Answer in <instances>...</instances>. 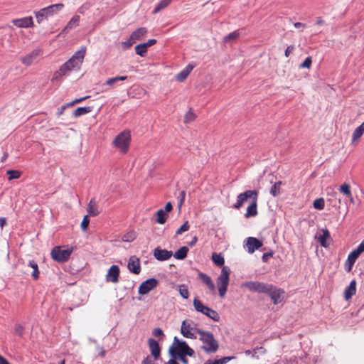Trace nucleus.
Segmentation results:
<instances>
[{
  "label": "nucleus",
  "mask_w": 364,
  "mask_h": 364,
  "mask_svg": "<svg viewBox=\"0 0 364 364\" xmlns=\"http://www.w3.org/2000/svg\"><path fill=\"white\" fill-rule=\"evenodd\" d=\"M6 174L9 175L8 179L9 181L13 179L19 178L21 176V172L18 170H8Z\"/></svg>",
  "instance_id": "obj_38"
},
{
  "label": "nucleus",
  "mask_w": 364,
  "mask_h": 364,
  "mask_svg": "<svg viewBox=\"0 0 364 364\" xmlns=\"http://www.w3.org/2000/svg\"><path fill=\"white\" fill-rule=\"evenodd\" d=\"M24 328L21 325H17L15 327V333L21 336L23 333Z\"/></svg>",
  "instance_id": "obj_54"
},
{
  "label": "nucleus",
  "mask_w": 364,
  "mask_h": 364,
  "mask_svg": "<svg viewBox=\"0 0 364 364\" xmlns=\"http://www.w3.org/2000/svg\"><path fill=\"white\" fill-rule=\"evenodd\" d=\"M28 266L33 269L31 276L34 279H37L39 277V271L38 264L34 260H31L28 262Z\"/></svg>",
  "instance_id": "obj_35"
},
{
  "label": "nucleus",
  "mask_w": 364,
  "mask_h": 364,
  "mask_svg": "<svg viewBox=\"0 0 364 364\" xmlns=\"http://www.w3.org/2000/svg\"><path fill=\"white\" fill-rule=\"evenodd\" d=\"M330 239V234L327 229L322 230V235L318 237V242L320 245L323 247H327L328 244L327 243V240Z\"/></svg>",
  "instance_id": "obj_30"
},
{
  "label": "nucleus",
  "mask_w": 364,
  "mask_h": 364,
  "mask_svg": "<svg viewBox=\"0 0 364 364\" xmlns=\"http://www.w3.org/2000/svg\"><path fill=\"white\" fill-rule=\"evenodd\" d=\"M314 208L317 210H322L324 208V200L323 198H318L314 201Z\"/></svg>",
  "instance_id": "obj_44"
},
{
  "label": "nucleus",
  "mask_w": 364,
  "mask_h": 364,
  "mask_svg": "<svg viewBox=\"0 0 364 364\" xmlns=\"http://www.w3.org/2000/svg\"><path fill=\"white\" fill-rule=\"evenodd\" d=\"M127 79V75H124V76H117V77H112V78H109L107 80L105 84L110 86V87H113L114 85V84L118 82V81H124L125 80Z\"/></svg>",
  "instance_id": "obj_37"
},
{
  "label": "nucleus",
  "mask_w": 364,
  "mask_h": 364,
  "mask_svg": "<svg viewBox=\"0 0 364 364\" xmlns=\"http://www.w3.org/2000/svg\"><path fill=\"white\" fill-rule=\"evenodd\" d=\"M272 252L264 253L262 257V259L264 262H266L269 257H272Z\"/></svg>",
  "instance_id": "obj_56"
},
{
  "label": "nucleus",
  "mask_w": 364,
  "mask_h": 364,
  "mask_svg": "<svg viewBox=\"0 0 364 364\" xmlns=\"http://www.w3.org/2000/svg\"><path fill=\"white\" fill-rule=\"evenodd\" d=\"M173 253L171 251L166 250H162L159 247H156L154 250V256L159 261H165L171 257Z\"/></svg>",
  "instance_id": "obj_19"
},
{
  "label": "nucleus",
  "mask_w": 364,
  "mask_h": 364,
  "mask_svg": "<svg viewBox=\"0 0 364 364\" xmlns=\"http://www.w3.org/2000/svg\"><path fill=\"white\" fill-rule=\"evenodd\" d=\"M164 364H178L175 358H171L168 362L165 363Z\"/></svg>",
  "instance_id": "obj_64"
},
{
  "label": "nucleus",
  "mask_w": 364,
  "mask_h": 364,
  "mask_svg": "<svg viewBox=\"0 0 364 364\" xmlns=\"http://www.w3.org/2000/svg\"><path fill=\"white\" fill-rule=\"evenodd\" d=\"M198 241V238L196 236H194L192 239V240L188 243V245L191 247H193Z\"/></svg>",
  "instance_id": "obj_60"
},
{
  "label": "nucleus",
  "mask_w": 364,
  "mask_h": 364,
  "mask_svg": "<svg viewBox=\"0 0 364 364\" xmlns=\"http://www.w3.org/2000/svg\"><path fill=\"white\" fill-rule=\"evenodd\" d=\"M135 51L137 55L143 57L146 55L147 49L143 43H141L135 46Z\"/></svg>",
  "instance_id": "obj_40"
},
{
  "label": "nucleus",
  "mask_w": 364,
  "mask_h": 364,
  "mask_svg": "<svg viewBox=\"0 0 364 364\" xmlns=\"http://www.w3.org/2000/svg\"><path fill=\"white\" fill-rule=\"evenodd\" d=\"M185 197H186L185 191H181L180 195H179V202H178L179 208H181V205L184 203Z\"/></svg>",
  "instance_id": "obj_53"
},
{
  "label": "nucleus",
  "mask_w": 364,
  "mask_h": 364,
  "mask_svg": "<svg viewBox=\"0 0 364 364\" xmlns=\"http://www.w3.org/2000/svg\"><path fill=\"white\" fill-rule=\"evenodd\" d=\"M85 53V47H82L79 50L76 51L73 55L65 62V63L71 68L72 70L79 69L83 62Z\"/></svg>",
  "instance_id": "obj_9"
},
{
  "label": "nucleus",
  "mask_w": 364,
  "mask_h": 364,
  "mask_svg": "<svg viewBox=\"0 0 364 364\" xmlns=\"http://www.w3.org/2000/svg\"><path fill=\"white\" fill-rule=\"evenodd\" d=\"M172 0H161L154 7V14H157L169 5Z\"/></svg>",
  "instance_id": "obj_34"
},
{
  "label": "nucleus",
  "mask_w": 364,
  "mask_h": 364,
  "mask_svg": "<svg viewBox=\"0 0 364 364\" xmlns=\"http://www.w3.org/2000/svg\"><path fill=\"white\" fill-rule=\"evenodd\" d=\"M203 330L198 328L196 325L191 320H185L182 321L181 326V333L187 338L196 339V333H198V331H202Z\"/></svg>",
  "instance_id": "obj_6"
},
{
  "label": "nucleus",
  "mask_w": 364,
  "mask_h": 364,
  "mask_svg": "<svg viewBox=\"0 0 364 364\" xmlns=\"http://www.w3.org/2000/svg\"><path fill=\"white\" fill-rule=\"evenodd\" d=\"M212 260L216 266L223 267L220 274L217 278L216 284L219 295L221 298H223L228 291L231 271L229 267L223 265L225 259L220 254L213 253Z\"/></svg>",
  "instance_id": "obj_1"
},
{
  "label": "nucleus",
  "mask_w": 364,
  "mask_h": 364,
  "mask_svg": "<svg viewBox=\"0 0 364 364\" xmlns=\"http://www.w3.org/2000/svg\"><path fill=\"white\" fill-rule=\"evenodd\" d=\"M40 53L41 50L39 48L34 49L31 52L21 58V63L26 66H29L38 57Z\"/></svg>",
  "instance_id": "obj_18"
},
{
  "label": "nucleus",
  "mask_w": 364,
  "mask_h": 364,
  "mask_svg": "<svg viewBox=\"0 0 364 364\" xmlns=\"http://www.w3.org/2000/svg\"><path fill=\"white\" fill-rule=\"evenodd\" d=\"M294 46H289L287 49L285 50L284 55L287 58L289 56L290 53L294 50Z\"/></svg>",
  "instance_id": "obj_57"
},
{
  "label": "nucleus",
  "mask_w": 364,
  "mask_h": 364,
  "mask_svg": "<svg viewBox=\"0 0 364 364\" xmlns=\"http://www.w3.org/2000/svg\"><path fill=\"white\" fill-rule=\"evenodd\" d=\"M189 228H190V225L188 224V221H186L181 226V228H179L176 232V235H181L182 234L183 232H186L189 230Z\"/></svg>",
  "instance_id": "obj_45"
},
{
  "label": "nucleus",
  "mask_w": 364,
  "mask_h": 364,
  "mask_svg": "<svg viewBox=\"0 0 364 364\" xmlns=\"http://www.w3.org/2000/svg\"><path fill=\"white\" fill-rule=\"evenodd\" d=\"M90 220L88 215H85L81 223V228L83 231H85L89 225Z\"/></svg>",
  "instance_id": "obj_49"
},
{
  "label": "nucleus",
  "mask_w": 364,
  "mask_h": 364,
  "mask_svg": "<svg viewBox=\"0 0 364 364\" xmlns=\"http://www.w3.org/2000/svg\"><path fill=\"white\" fill-rule=\"evenodd\" d=\"M12 23L18 28H31L34 26L33 18L27 16L12 20Z\"/></svg>",
  "instance_id": "obj_17"
},
{
  "label": "nucleus",
  "mask_w": 364,
  "mask_h": 364,
  "mask_svg": "<svg viewBox=\"0 0 364 364\" xmlns=\"http://www.w3.org/2000/svg\"><path fill=\"white\" fill-rule=\"evenodd\" d=\"M168 353L171 357L175 359L181 355H187L190 357L194 355V350L185 341H180L176 336L174 337L173 342L169 347Z\"/></svg>",
  "instance_id": "obj_2"
},
{
  "label": "nucleus",
  "mask_w": 364,
  "mask_h": 364,
  "mask_svg": "<svg viewBox=\"0 0 364 364\" xmlns=\"http://www.w3.org/2000/svg\"><path fill=\"white\" fill-rule=\"evenodd\" d=\"M245 246L247 252L252 254L262 246V242L256 237H249L246 239Z\"/></svg>",
  "instance_id": "obj_14"
},
{
  "label": "nucleus",
  "mask_w": 364,
  "mask_h": 364,
  "mask_svg": "<svg viewBox=\"0 0 364 364\" xmlns=\"http://www.w3.org/2000/svg\"><path fill=\"white\" fill-rule=\"evenodd\" d=\"M157 359L152 358L150 355H147L141 362V364H156Z\"/></svg>",
  "instance_id": "obj_51"
},
{
  "label": "nucleus",
  "mask_w": 364,
  "mask_h": 364,
  "mask_svg": "<svg viewBox=\"0 0 364 364\" xmlns=\"http://www.w3.org/2000/svg\"><path fill=\"white\" fill-rule=\"evenodd\" d=\"M73 249L72 247L62 249L60 247H55L51 251V257L53 260L58 262H64L67 261L70 255L72 254Z\"/></svg>",
  "instance_id": "obj_8"
},
{
  "label": "nucleus",
  "mask_w": 364,
  "mask_h": 364,
  "mask_svg": "<svg viewBox=\"0 0 364 364\" xmlns=\"http://www.w3.org/2000/svg\"><path fill=\"white\" fill-rule=\"evenodd\" d=\"M354 262L347 259L345 262V269L347 272H350L354 265Z\"/></svg>",
  "instance_id": "obj_52"
},
{
  "label": "nucleus",
  "mask_w": 364,
  "mask_h": 364,
  "mask_svg": "<svg viewBox=\"0 0 364 364\" xmlns=\"http://www.w3.org/2000/svg\"><path fill=\"white\" fill-rule=\"evenodd\" d=\"M356 292V282L355 280L350 282L349 286L345 289V299H350Z\"/></svg>",
  "instance_id": "obj_27"
},
{
  "label": "nucleus",
  "mask_w": 364,
  "mask_h": 364,
  "mask_svg": "<svg viewBox=\"0 0 364 364\" xmlns=\"http://www.w3.org/2000/svg\"><path fill=\"white\" fill-rule=\"evenodd\" d=\"M193 306L197 311L207 316L214 321H219L220 318L219 314L216 311L203 305L198 299H194Z\"/></svg>",
  "instance_id": "obj_7"
},
{
  "label": "nucleus",
  "mask_w": 364,
  "mask_h": 364,
  "mask_svg": "<svg viewBox=\"0 0 364 364\" xmlns=\"http://www.w3.org/2000/svg\"><path fill=\"white\" fill-rule=\"evenodd\" d=\"M135 43L134 40H132L131 36H129V38L125 41L122 42V47L123 50H127L132 46V45Z\"/></svg>",
  "instance_id": "obj_47"
},
{
  "label": "nucleus",
  "mask_w": 364,
  "mask_h": 364,
  "mask_svg": "<svg viewBox=\"0 0 364 364\" xmlns=\"http://www.w3.org/2000/svg\"><path fill=\"white\" fill-rule=\"evenodd\" d=\"M198 277L208 287V289L211 291H215V284H214L212 279L210 278V277H209L208 275H207L205 273L200 272L198 274Z\"/></svg>",
  "instance_id": "obj_24"
},
{
  "label": "nucleus",
  "mask_w": 364,
  "mask_h": 364,
  "mask_svg": "<svg viewBox=\"0 0 364 364\" xmlns=\"http://www.w3.org/2000/svg\"><path fill=\"white\" fill-rule=\"evenodd\" d=\"M148 345L149 347L150 352L153 355L152 358L158 360L161 355V348L158 342L153 338H149Z\"/></svg>",
  "instance_id": "obj_20"
},
{
  "label": "nucleus",
  "mask_w": 364,
  "mask_h": 364,
  "mask_svg": "<svg viewBox=\"0 0 364 364\" xmlns=\"http://www.w3.org/2000/svg\"><path fill=\"white\" fill-rule=\"evenodd\" d=\"M127 267L131 272L139 274L141 272L139 259L136 256H131L128 261Z\"/></svg>",
  "instance_id": "obj_16"
},
{
  "label": "nucleus",
  "mask_w": 364,
  "mask_h": 364,
  "mask_svg": "<svg viewBox=\"0 0 364 364\" xmlns=\"http://www.w3.org/2000/svg\"><path fill=\"white\" fill-rule=\"evenodd\" d=\"M364 134V122L358 127L352 134V141L353 143L357 141Z\"/></svg>",
  "instance_id": "obj_29"
},
{
  "label": "nucleus",
  "mask_w": 364,
  "mask_h": 364,
  "mask_svg": "<svg viewBox=\"0 0 364 364\" xmlns=\"http://www.w3.org/2000/svg\"><path fill=\"white\" fill-rule=\"evenodd\" d=\"M178 291H179L180 295L183 299H186L188 298L189 292H188L187 287L185 284H181V285L178 286Z\"/></svg>",
  "instance_id": "obj_42"
},
{
  "label": "nucleus",
  "mask_w": 364,
  "mask_h": 364,
  "mask_svg": "<svg viewBox=\"0 0 364 364\" xmlns=\"http://www.w3.org/2000/svg\"><path fill=\"white\" fill-rule=\"evenodd\" d=\"M186 355H181L180 356H178L177 358H178L183 364H188V360L186 358Z\"/></svg>",
  "instance_id": "obj_59"
},
{
  "label": "nucleus",
  "mask_w": 364,
  "mask_h": 364,
  "mask_svg": "<svg viewBox=\"0 0 364 364\" xmlns=\"http://www.w3.org/2000/svg\"><path fill=\"white\" fill-rule=\"evenodd\" d=\"M131 143V132L124 130L118 134L112 141V145L122 154H127Z\"/></svg>",
  "instance_id": "obj_5"
},
{
  "label": "nucleus",
  "mask_w": 364,
  "mask_h": 364,
  "mask_svg": "<svg viewBox=\"0 0 364 364\" xmlns=\"http://www.w3.org/2000/svg\"><path fill=\"white\" fill-rule=\"evenodd\" d=\"M147 33V29L144 27H141L133 31L130 36L132 40L136 43V41H141Z\"/></svg>",
  "instance_id": "obj_23"
},
{
  "label": "nucleus",
  "mask_w": 364,
  "mask_h": 364,
  "mask_svg": "<svg viewBox=\"0 0 364 364\" xmlns=\"http://www.w3.org/2000/svg\"><path fill=\"white\" fill-rule=\"evenodd\" d=\"M268 289V291H266L265 294H268L271 297L274 304H279L281 301V296L284 291L281 289L277 288L272 284H269Z\"/></svg>",
  "instance_id": "obj_13"
},
{
  "label": "nucleus",
  "mask_w": 364,
  "mask_h": 364,
  "mask_svg": "<svg viewBox=\"0 0 364 364\" xmlns=\"http://www.w3.org/2000/svg\"><path fill=\"white\" fill-rule=\"evenodd\" d=\"M172 208H173V206H172L171 203V202H168L166 204L164 210L166 211V213L168 214L169 212L171 211Z\"/></svg>",
  "instance_id": "obj_58"
},
{
  "label": "nucleus",
  "mask_w": 364,
  "mask_h": 364,
  "mask_svg": "<svg viewBox=\"0 0 364 364\" xmlns=\"http://www.w3.org/2000/svg\"><path fill=\"white\" fill-rule=\"evenodd\" d=\"M188 252V248L187 247H181L174 253L173 257L176 259H183L186 257Z\"/></svg>",
  "instance_id": "obj_32"
},
{
  "label": "nucleus",
  "mask_w": 364,
  "mask_h": 364,
  "mask_svg": "<svg viewBox=\"0 0 364 364\" xmlns=\"http://www.w3.org/2000/svg\"><path fill=\"white\" fill-rule=\"evenodd\" d=\"M63 8L64 4L62 3H58L49 5L48 6L34 11V15L37 23L40 24L43 21L48 20L49 18L53 17L54 16L57 15Z\"/></svg>",
  "instance_id": "obj_3"
},
{
  "label": "nucleus",
  "mask_w": 364,
  "mask_h": 364,
  "mask_svg": "<svg viewBox=\"0 0 364 364\" xmlns=\"http://www.w3.org/2000/svg\"><path fill=\"white\" fill-rule=\"evenodd\" d=\"M257 198H255L251 201V204L247 207V212L245 215L246 218L254 217L257 215Z\"/></svg>",
  "instance_id": "obj_25"
},
{
  "label": "nucleus",
  "mask_w": 364,
  "mask_h": 364,
  "mask_svg": "<svg viewBox=\"0 0 364 364\" xmlns=\"http://www.w3.org/2000/svg\"><path fill=\"white\" fill-rule=\"evenodd\" d=\"M119 267L117 265L111 266L106 275V281L107 282L117 283L119 281Z\"/></svg>",
  "instance_id": "obj_15"
},
{
  "label": "nucleus",
  "mask_w": 364,
  "mask_h": 364,
  "mask_svg": "<svg viewBox=\"0 0 364 364\" xmlns=\"http://www.w3.org/2000/svg\"><path fill=\"white\" fill-rule=\"evenodd\" d=\"M338 190L342 194H343L346 197L350 196V195L352 194L350 186L347 183H344L342 185H341L340 187L338 188Z\"/></svg>",
  "instance_id": "obj_36"
},
{
  "label": "nucleus",
  "mask_w": 364,
  "mask_h": 364,
  "mask_svg": "<svg viewBox=\"0 0 364 364\" xmlns=\"http://www.w3.org/2000/svg\"><path fill=\"white\" fill-rule=\"evenodd\" d=\"M269 284L259 282H246L242 284V287H245L247 289L250 291L252 292H257V293H264L269 290Z\"/></svg>",
  "instance_id": "obj_10"
},
{
  "label": "nucleus",
  "mask_w": 364,
  "mask_h": 364,
  "mask_svg": "<svg viewBox=\"0 0 364 364\" xmlns=\"http://www.w3.org/2000/svg\"><path fill=\"white\" fill-rule=\"evenodd\" d=\"M153 335L156 337H159L164 335L163 331L159 328H156L153 331Z\"/></svg>",
  "instance_id": "obj_55"
},
{
  "label": "nucleus",
  "mask_w": 364,
  "mask_h": 364,
  "mask_svg": "<svg viewBox=\"0 0 364 364\" xmlns=\"http://www.w3.org/2000/svg\"><path fill=\"white\" fill-rule=\"evenodd\" d=\"M159 282L155 278H150L143 282L139 287V294L144 295L154 289L158 285Z\"/></svg>",
  "instance_id": "obj_12"
},
{
  "label": "nucleus",
  "mask_w": 364,
  "mask_h": 364,
  "mask_svg": "<svg viewBox=\"0 0 364 364\" xmlns=\"http://www.w3.org/2000/svg\"><path fill=\"white\" fill-rule=\"evenodd\" d=\"M0 364H10L9 361L0 355Z\"/></svg>",
  "instance_id": "obj_62"
},
{
  "label": "nucleus",
  "mask_w": 364,
  "mask_h": 364,
  "mask_svg": "<svg viewBox=\"0 0 364 364\" xmlns=\"http://www.w3.org/2000/svg\"><path fill=\"white\" fill-rule=\"evenodd\" d=\"M312 60L311 57H307L304 61L300 65L301 68H308L309 69L311 66Z\"/></svg>",
  "instance_id": "obj_48"
},
{
  "label": "nucleus",
  "mask_w": 364,
  "mask_h": 364,
  "mask_svg": "<svg viewBox=\"0 0 364 364\" xmlns=\"http://www.w3.org/2000/svg\"><path fill=\"white\" fill-rule=\"evenodd\" d=\"M87 213L90 216H96L99 214L97 203L91 199L87 205Z\"/></svg>",
  "instance_id": "obj_28"
},
{
  "label": "nucleus",
  "mask_w": 364,
  "mask_h": 364,
  "mask_svg": "<svg viewBox=\"0 0 364 364\" xmlns=\"http://www.w3.org/2000/svg\"><path fill=\"white\" fill-rule=\"evenodd\" d=\"M80 17L78 15H75L73 18L68 21L66 26L63 29L62 33H65L67 31L71 30L79 25Z\"/></svg>",
  "instance_id": "obj_26"
},
{
  "label": "nucleus",
  "mask_w": 364,
  "mask_h": 364,
  "mask_svg": "<svg viewBox=\"0 0 364 364\" xmlns=\"http://www.w3.org/2000/svg\"><path fill=\"white\" fill-rule=\"evenodd\" d=\"M167 218L168 214L166 213V211L164 210V209H159L156 212V218L155 220L156 223L164 224L166 223Z\"/></svg>",
  "instance_id": "obj_31"
},
{
  "label": "nucleus",
  "mask_w": 364,
  "mask_h": 364,
  "mask_svg": "<svg viewBox=\"0 0 364 364\" xmlns=\"http://www.w3.org/2000/svg\"><path fill=\"white\" fill-rule=\"evenodd\" d=\"M71 71V68L65 63L58 70L54 73L52 80H60L63 77L68 75Z\"/></svg>",
  "instance_id": "obj_21"
},
{
  "label": "nucleus",
  "mask_w": 364,
  "mask_h": 364,
  "mask_svg": "<svg viewBox=\"0 0 364 364\" xmlns=\"http://www.w3.org/2000/svg\"><path fill=\"white\" fill-rule=\"evenodd\" d=\"M281 181L276 182L270 188V193L273 196H277L280 193Z\"/></svg>",
  "instance_id": "obj_39"
},
{
  "label": "nucleus",
  "mask_w": 364,
  "mask_h": 364,
  "mask_svg": "<svg viewBox=\"0 0 364 364\" xmlns=\"http://www.w3.org/2000/svg\"><path fill=\"white\" fill-rule=\"evenodd\" d=\"M294 26L296 28H304L305 27V25L300 22L294 23Z\"/></svg>",
  "instance_id": "obj_61"
},
{
  "label": "nucleus",
  "mask_w": 364,
  "mask_h": 364,
  "mask_svg": "<svg viewBox=\"0 0 364 364\" xmlns=\"http://www.w3.org/2000/svg\"><path fill=\"white\" fill-rule=\"evenodd\" d=\"M258 192L255 190H247L244 193H240L237 198V202L233 205V208L235 209H239L243 203L248 199H251V201L257 198Z\"/></svg>",
  "instance_id": "obj_11"
},
{
  "label": "nucleus",
  "mask_w": 364,
  "mask_h": 364,
  "mask_svg": "<svg viewBox=\"0 0 364 364\" xmlns=\"http://www.w3.org/2000/svg\"><path fill=\"white\" fill-rule=\"evenodd\" d=\"M193 68L194 66L191 64L187 65L180 73L176 75V80L178 82L184 81L188 77Z\"/></svg>",
  "instance_id": "obj_22"
},
{
  "label": "nucleus",
  "mask_w": 364,
  "mask_h": 364,
  "mask_svg": "<svg viewBox=\"0 0 364 364\" xmlns=\"http://www.w3.org/2000/svg\"><path fill=\"white\" fill-rule=\"evenodd\" d=\"M135 237H136L135 232L133 231H131V232H129L123 235L122 240L124 242H132L135 239Z\"/></svg>",
  "instance_id": "obj_43"
},
{
  "label": "nucleus",
  "mask_w": 364,
  "mask_h": 364,
  "mask_svg": "<svg viewBox=\"0 0 364 364\" xmlns=\"http://www.w3.org/2000/svg\"><path fill=\"white\" fill-rule=\"evenodd\" d=\"M360 252L362 253L364 252V241L362 242L358 247Z\"/></svg>",
  "instance_id": "obj_63"
},
{
  "label": "nucleus",
  "mask_w": 364,
  "mask_h": 364,
  "mask_svg": "<svg viewBox=\"0 0 364 364\" xmlns=\"http://www.w3.org/2000/svg\"><path fill=\"white\" fill-rule=\"evenodd\" d=\"M239 36V33L237 31H233L230 33L224 38V42H228L232 40L236 39Z\"/></svg>",
  "instance_id": "obj_46"
},
{
  "label": "nucleus",
  "mask_w": 364,
  "mask_h": 364,
  "mask_svg": "<svg viewBox=\"0 0 364 364\" xmlns=\"http://www.w3.org/2000/svg\"><path fill=\"white\" fill-rule=\"evenodd\" d=\"M195 119V114L191 112V111H189L188 112H187L184 117V122L186 123H188L191 121H193V119Z\"/></svg>",
  "instance_id": "obj_50"
},
{
  "label": "nucleus",
  "mask_w": 364,
  "mask_h": 364,
  "mask_svg": "<svg viewBox=\"0 0 364 364\" xmlns=\"http://www.w3.org/2000/svg\"><path fill=\"white\" fill-rule=\"evenodd\" d=\"M92 107H80L77 108L74 112L73 116L75 117H79L82 115H85L86 114L90 113L92 111Z\"/></svg>",
  "instance_id": "obj_33"
},
{
  "label": "nucleus",
  "mask_w": 364,
  "mask_h": 364,
  "mask_svg": "<svg viewBox=\"0 0 364 364\" xmlns=\"http://www.w3.org/2000/svg\"><path fill=\"white\" fill-rule=\"evenodd\" d=\"M199 340L203 343L202 350L206 353H215L219 348L217 340L215 339L211 332L202 331H198Z\"/></svg>",
  "instance_id": "obj_4"
},
{
  "label": "nucleus",
  "mask_w": 364,
  "mask_h": 364,
  "mask_svg": "<svg viewBox=\"0 0 364 364\" xmlns=\"http://www.w3.org/2000/svg\"><path fill=\"white\" fill-rule=\"evenodd\" d=\"M361 252L357 247L355 250H353L348 256V258L349 260L355 262L356 259L359 257Z\"/></svg>",
  "instance_id": "obj_41"
}]
</instances>
